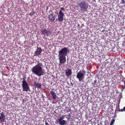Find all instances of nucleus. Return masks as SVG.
Masks as SVG:
<instances>
[{"mask_svg":"<svg viewBox=\"0 0 125 125\" xmlns=\"http://www.w3.org/2000/svg\"><path fill=\"white\" fill-rule=\"evenodd\" d=\"M37 64L32 67L31 69V71L33 73L39 77L43 75L45 73L44 70L42 68L43 66L42 63L38 62Z\"/></svg>","mask_w":125,"mask_h":125,"instance_id":"1","label":"nucleus"},{"mask_svg":"<svg viewBox=\"0 0 125 125\" xmlns=\"http://www.w3.org/2000/svg\"><path fill=\"white\" fill-rule=\"evenodd\" d=\"M69 48L68 47H64L62 49L58 52L59 59L60 62L59 65L60 66L61 64L64 65L66 60V56L68 53H69Z\"/></svg>","mask_w":125,"mask_h":125,"instance_id":"2","label":"nucleus"},{"mask_svg":"<svg viewBox=\"0 0 125 125\" xmlns=\"http://www.w3.org/2000/svg\"><path fill=\"white\" fill-rule=\"evenodd\" d=\"M89 4L84 1L83 0L78 3V6L80 8L81 11H86L88 8Z\"/></svg>","mask_w":125,"mask_h":125,"instance_id":"3","label":"nucleus"},{"mask_svg":"<svg viewBox=\"0 0 125 125\" xmlns=\"http://www.w3.org/2000/svg\"><path fill=\"white\" fill-rule=\"evenodd\" d=\"M85 72L84 71H80L77 74L76 77L80 81H83L84 78Z\"/></svg>","mask_w":125,"mask_h":125,"instance_id":"4","label":"nucleus"},{"mask_svg":"<svg viewBox=\"0 0 125 125\" xmlns=\"http://www.w3.org/2000/svg\"><path fill=\"white\" fill-rule=\"evenodd\" d=\"M22 82V86L23 89L22 91L28 92L30 91V90L29 86L25 79H23Z\"/></svg>","mask_w":125,"mask_h":125,"instance_id":"5","label":"nucleus"},{"mask_svg":"<svg viewBox=\"0 0 125 125\" xmlns=\"http://www.w3.org/2000/svg\"><path fill=\"white\" fill-rule=\"evenodd\" d=\"M66 115H62L60 117L58 120V122L60 125H66V121L63 120Z\"/></svg>","mask_w":125,"mask_h":125,"instance_id":"6","label":"nucleus"},{"mask_svg":"<svg viewBox=\"0 0 125 125\" xmlns=\"http://www.w3.org/2000/svg\"><path fill=\"white\" fill-rule=\"evenodd\" d=\"M42 52V50L40 47H37L34 52V56H38L39 57Z\"/></svg>","mask_w":125,"mask_h":125,"instance_id":"7","label":"nucleus"},{"mask_svg":"<svg viewBox=\"0 0 125 125\" xmlns=\"http://www.w3.org/2000/svg\"><path fill=\"white\" fill-rule=\"evenodd\" d=\"M5 116L4 115V113L2 112L0 113V122L3 123L5 121Z\"/></svg>","mask_w":125,"mask_h":125,"instance_id":"8","label":"nucleus"},{"mask_svg":"<svg viewBox=\"0 0 125 125\" xmlns=\"http://www.w3.org/2000/svg\"><path fill=\"white\" fill-rule=\"evenodd\" d=\"M49 18L51 21H53L55 20L56 16L54 13H52L49 15Z\"/></svg>","mask_w":125,"mask_h":125,"instance_id":"9","label":"nucleus"},{"mask_svg":"<svg viewBox=\"0 0 125 125\" xmlns=\"http://www.w3.org/2000/svg\"><path fill=\"white\" fill-rule=\"evenodd\" d=\"M72 70L71 69H68L66 71V75L68 76H71L72 74Z\"/></svg>","mask_w":125,"mask_h":125,"instance_id":"10","label":"nucleus"},{"mask_svg":"<svg viewBox=\"0 0 125 125\" xmlns=\"http://www.w3.org/2000/svg\"><path fill=\"white\" fill-rule=\"evenodd\" d=\"M50 94L52 95L53 99H55L56 98V95L54 92L51 91Z\"/></svg>","mask_w":125,"mask_h":125,"instance_id":"11","label":"nucleus"},{"mask_svg":"<svg viewBox=\"0 0 125 125\" xmlns=\"http://www.w3.org/2000/svg\"><path fill=\"white\" fill-rule=\"evenodd\" d=\"M34 85L38 88H41V86L40 84H38L36 82H34Z\"/></svg>","mask_w":125,"mask_h":125,"instance_id":"12","label":"nucleus"},{"mask_svg":"<svg viewBox=\"0 0 125 125\" xmlns=\"http://www.w3.org/2000/svg\"><path fill=\"white\" fill-rule=\"evenodd\" d=\"M42 34L45 37L46 35V29H44L41 31Z\"/></svg>","mask_w":125,"mask_h":125,"instance_id":"13","label":"nucleus"},{"mask_svg":"<svg viewBox=\"0 0 125 125\" xmlns=\"http://www.w3.org/2000/svg\"><path fill=\"white\" fill-rule=\"evenodd\" d=\"M59 15L58 16V17H63L64 16V14L62 12V11L60 10L59 13Z\"/></svg>","mask_w":125,"mask_h":125,"instance_id":"14","label":"nucleus"},{"mask_svg":"<svg viewBox=\"0 0 125 125\" xmlns=\"http://www.w3.org/2000/svg\"><path fill=\"white\" fill-rule=\"evenodd\" d=\"M63 17H58V20L60 22H62L63 20Z\"/></svg>","mask_w":125,"mask_h":125,"instance_id":"15","label":"nucleus"},{"mask_svg":"<svg viewBox=\"0 0 125 125\" xmlns=\"http://www.w3.org/2000/svg\"><path fill=\"white\" fill-rule=\"evenodd\" d=\"M51 31L49 30H46V35L47 36H48L50 34H51Z\"/></svg>","mask_w":125,"mask_h":125,"instance_id":"16","label":"nucleus"},{"mask_svg":"<svg viewBox=\"0 0 125 125\" xmlns=\"http://www.w3.org/2000/svg\"><path fill=\"white\" fill-rule=\"evenodd\" d=\"M67 115L68 117H66L68 119V120H69L70 119V117L71 116V114L70 113H69V114Z\"/></svg>","mask_w":125,"mask_h":125,"instance_id":"17","label":"nucleus"},{"mask_svg":"<svg viewBox=\"0 0 125 125\" xmlns=\"http://www.w3.org/2000/svg\"><path fill=\"white\" fill-rule=\"evenodd\" d=\"M115 120V119H113L111 121L110 125H113V124Z\"/></svg>","mask_w":125,"mask_h":125,"instance_id":"18","label":"nucleus"},{"mask_svg":"<svg viewBox=\"0 0 125 125\" xmlns=\"http://www.w3.org/2000/svg\"><path fill=\"white\" fill-rule=\"evenodd\" d=\"M125 3V0H121L120 3L123 4H124Z\"/></svg>","mask_w":125,"mask_h":125,"instance_id":"19","label":"nucleus"},{"mask_svg":"<svg viewBox=\"0 0 125 125\" xmlns=\"http://www.w3.org/2000/svg\"><path fill=\"white\" fill-rule=\"evenodd\" d=\"M121 111L122 112L124 111L125 112V106L123 108V109L121 110Z\"/></svg>","mask_w":125,"mask_h":125,"instance_id":"20","label":"nucleus"},{"mask_svg":"<svg viewBox=\"0 0 125 125\" xmlns=\"http://www.w3.org/2000/svg\"><path fill=\"white\" fill-rule=\"evenodd\" d=\"M61 10H61L62 11V10L63 11H64V9L63 8H61Z\"/></svg>","mask_w":125,"mask_h":125,"instance_id":"21","label":"nucleus"},{"mask_svg":"<svg viewBox=\"0 0 125 125\" xmlns=\"http://www.w3.org/2000/svg\"><path fill=\"white\" fill-rule=\"evenodd\" d=\"M45 124L46 125H49V124H48V123L46 122V121H45Z\"/></svg>","mask_w":125,"mask_h":125,"instance_id":"22","label":"nucleus"},{"mask_svg":"<svg viewBox=\"0 0 125 125\" xmlns=\"http://www.w3.org/2000/svg\"><path fill=\"white\" fill-rule=\"evenodd\" d=\"M123 89H124L125 88V85L124 86L123 85Z\"/></svg>","mask_w":125,"mask_h":125,"instance_id":"23","label":"nucleus"},{"mask_svg":"<svg viewBox=\"0 0 125 125\" xmlns=\"http://www.w3.org/2000/svg\"><path fill=\"white\" fill-rule=\"evenodd\" d=\"M96 80H95L94 81V84L95 83H96Z\"/></svg>","mask_w":125,"mask_h":125,"instance_id":"24","label":"nucleus"},{"mask_svg":"<svg viewBox=\"0 0 125 125\" xmlns=\"http://www.w3.org/2000/svg\"><path fill=\"white\" fill-rule=\"evenodd\" d=\"M105 31V30H103L102 31V32H104Z\"/></svg>","mask_w":125,"mask_h":125,"instance_id":"25","label":"nucleus"},{"mask_svg":"<svg viewBox=\"0 0 125 125\" xmlns=\"http://www.w3.org/2000/svg\"><path fill=\"white\" fill-rule=\"evenodd\" d=\"M124 84L125 85V81H124Z\"/></svg>","mask_w":125,"mask_h":125,"instance_id":"26","label":"nucleus"},{"mask_svg":"<svg viewBox=\"0 0 125 125\" xmlns=\"http://www.w3.org/2000/svg\"><path fill=\"white\" fill-rule=\"evenodd\" d=\"M115 48L116 49H117V48Z\"/></svg>","mask_w":125,"mask_h":125,"instance_id":"27","label":"nucleus"},{"mask_svg":"<svg viewBox=\"0 0 125 125\" xmlns=\"http://www.w3.org/2000/svg\"><path fill=\"white\" fill-rule=\"evenodd\" d=\"M30 15H31V13H30Z\"/></svg>","mask_w":125,"mask_h":125,"instance_id":"28","label":"nucleus"},{"mask_svg":"<svg viewBox=\"0 0 125 125\" xmlns=\"http://www.w3.org/2000/svg\"><path fill=\"white\" fill-rule=\"evenodd\" d=\"M101 125H102V124H101Z\"/></svg>","mask_w":125,"mask_h":125,"instance_id":"29","label":"nucleus"}]
</instances>
